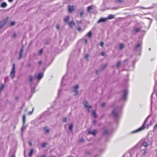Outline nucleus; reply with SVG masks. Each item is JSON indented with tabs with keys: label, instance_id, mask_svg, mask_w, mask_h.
Returning a JSON list of instances; mask_svg holds the SVG:
<instances>
[{
	"label": "nucleus",
	"instance_id": "9",
	"mask_svg": "<svg viewBox=\"0 0 157 157\" xmlns=\"http://www.w3.org/2000/svg\"><path fill=\"white\" fill-rule=\"evenodd\" d=\"M79 87L78 85H77L74 86L73 87V91L75 92L74 95L76 96L78 94V92L77 89Z\"/></svg>",
	"mask_w": 157,
	"mask_h": 157
},
{
	"label": "nucleus",
	"instance_id": "27",
	"mask_svg": "<svg viewBox=\"0 0 157 157\" xmlns=\"http://www.w3.org/2000/svg\"><path fill=\"white\" fill-rule=\"evenodd\" d=\"M73 128V124H71L69 127V130L70 131H71L72 130V129Z\"/></svg>",
	"mask_w": 157,
	"mask_h": 157
},
{
	"label": "nucleus",
	"instance_id": "64",
	"mask_svg": "<svg viewBox=\"0 0 157 157\" xmlns=\"http://www.w3.org/2000/svg\"><path fill=\"white\" fill-rule=\"evenodd\" d=\"M40 157H46V156L45 155H41Z\"/></svg>",
	"mask_w": 157,
	"mask_h": 157
},
{
	"label": "nucleus",
	"instance_id": "50",
	"mask_svg": "<svg viewBox=\"0 0 157 157\" xmlns=\"http://www.w3.org/2000/svg\"><path fill=\"white\" fill-rule=\"evenodd\" d=\"M105 105V103H103L101 104V106L102 107H104Z\"/></svg>",
	"mask_w": 157,
	"mask_h": 157
},
{
	"label": "nucleus",
	"instance_id": "47",
	"mask_svg": "<svg viewBox=\"0 0 157 157\" xmlns=\"http://www.w3.org/2000/svg\"><path fill=\"white\" fill-rule=\"evenodd\" d=\"M105 54V53L104 52H102L101 53V55L102 56H104Z\"/></svg>",
	"mask_w": 157,
	"mask_h": 157
},
{
	"label": "nucleus",
	"instance_id": "21",
	"mask_svg": "<svg viewBox=\"0 0 157 157\" xmlns=\"http://www.w3.org/2000/svg\"><path fill=\"white\" fill-rule=\"evenodd\" d=\"M93 9V6H89L87 8V11L88 12H90V10H92Z\"/></svg>",
	"mask_w": 157,
	"mask_h": 157
},
{
	"label": "nucleus",
	"instance_id": "60",
	"mask_svg": "<svg viewBox=\"0 0 157 157\" xmlns=\"http://www.w3.org/2000/svg\"><path fill=\"white\" fill-rule=\"evenodd\" d=\"M62 90L59 89L58 91V94H59L61 92V91Z\"/></svg>",
	"mask_w": 157,
	"mask_h": 157
},
{
	"label": "nucleus",
	"instance_id": "3",
	"mask_svg": "<svg viewBox=\"0 0 157 157\" xmlns=\"http://www.w3.org/2000/svg\"><path fill=\"white\" fill-rule=\"evenodd\" d=\"M128 93V91L127 90H124L122 91V94L121 96V98L123 100H125L127 97Z\"/></svg>",
	"mask_w": 157,
	"mask_h": 157
},
{
	"label": "nucleus",
	"instance_id": "5",
	"mask_svg": "<svg viewBox=\"0 0 157 157\" xmlns=\"http://www.w3.org/2000/svg\"><path fill=\"white\" fill-rule=\"evenodd\" d=\"M141 49V45L139 43H138L136 45L135 47L134 48V50L135 52H140Z\"/></svg>",
	"mask_w": 157,
	"mask_h": 157
},
{
	"label": "nucleus",
	"instance_id": "38",
	"mask_svg": "<svg viewBox=\"0 0 157 157\" xmlns=\"http://www.w3.org/2000/svg\"><path fill=\"white\" fill-rule=\"evenodd\" d=\"M43 49H40L38 52L39 54L40 55H41L42 54V53H43Z\"/></svg>",
	"mask_w": 157,
	"mask_h": 157
},
{
	"label": "nucleus",
	"instance_id": "24",
	"mask_svg": "<svg viewBox=\"0 0 157 157\" xmlns=\"http://www.w3.org/2000/svg\"><path fill=\"white\" fill-rule=\"evenodd\" d=\"M128 61V59H126L124 60L123 63L122 64V65L123 66H124L125 65H126V64H127Z\"/></svg>",
	"mask_w": 157,
	"mask_h": 157
},
{
	"label": "nucleus",
	"instance_id": "37",
	"mask_svg": "<svg viewBox=\"0 0 157 157\" xmlns=\"http://www.w3.org/2000/svg\"><path fill=\"white\" fill-rule=\"evenodd\" d=\"M31 92L32 93H34L35 92V87H31Z\"/></svg>",
	"mask_w": 157,
	"mask_h": 157
},
{
	"label": "nucleus",
	"instance_id": "8",
	"mask_svg": "<svg viewBox=\"0 0 157 157\" xmlns=\"http://www.w3.org/2000/svg\"><path fill=\"white\" fill-rule=\"evenodd\" d=\"M83 104L85 107L87 108V110L88 112L90 111V109L92 107L91 105H88V103L87 101L86 100L84 101Z\"/></svg>",
	"mask_w": 157,
	"mask_h": 157
},
{
	"label": "nucleus",
	"instance_id": "12",
	"mask_svg": "<svg viewBox=\"0 0 157 157\" xmlns=\"http://www.w3.org/2000/svg\"><path fill=\"white\" fill-rule=\"evenodd\" d=\"M74 6H69L68 7V11L71 12L74 10Z\"/></svg>",
	"mask_w": 157,
	"mask_h": 157
},
{
	"label": "nucleus",
	"instance_id": "14",
	"mask_svg": "<svg viewBox=\"0 0 157 157\" xmlns=\"http://www.w3.org/2000/svg\"><path fill=\"white\" fill-rule=\"evenodd\" d=\"M70 19V17L68 16H67L64 19V22H66L67 23H69V21Z\"/></svg>",
	"mask_w": 157,
	"mask_h": 157
},
{
	"label": "nucleus",
	"instance_id": "29",
	"mask_svg": "<svg viewBox=\"0 0 157 157\" xmlns=\"http://www.w3.org/2000/svg\"><path fill=\"white\" fill-rule=\"evenodd\" d=\"M66 77V75H65L63 78L62 80L61 81V86H63L64 85L63 84V81L65 78V77Z\"/></svg>",
	"mask_w": 157,
	"mask_h": 157
},
{
	"label": "nucleus",
	"instance_id": "16",
	"mask_svg": "<svg viewBox=\"0 0 157 157\" xmlns=\"http://www.w3.org/2000/svg\"><path fill=\"white\" fill-rule=\"evenodd\" d=\"M67 24L69 25V26L71 27H72L73 26L75 25V23L73 21H71L70 22H69Z\"/></svg>",
	"mask_w": 157,
	"mask_h": 157
},
{
	"label": "nucleus",
	"instance_id": "62",
	"mask_svg": "<svg viewBox=\"0 0 157 157\" xmlns=\"http://www.w3.org/2000/svg\"><path fill=\"white\" fill-rule=\"evenodd\" d=\"M15 99L16 100H18V99H19V98L18 97H16L15 98Z\"/></svg>",
	"mask_w": 157,
	"mask_h": 157
},
{
	"label": "nucleus",
	"instance_id": "17",
	"mask_svg": "<svg viewBox=\"0 0 157 157\" xmlns=\"http://www.w3.org/2000/svg\"><path fill=\"white\" fill-rule=\"evenodd\" d=\"M92 33L91 31L89 32L86 34V36H88L89 38H91L92 36Z\"/></svg>",
	"mask_w": 157,
	"mask_h": 157
},
{
	"label": "nucleus",
	"instance_id": "55",
	"mask_svg": "<svg viewBox=\"0 0 157 157\" xmlns=\"http://www.w3.org/2000/svg\"><path fill=\"white\" fill-rule=\"evenodd\" d=\"M123 0H117V1L120 2H122Z\"/></svg>",
	"mask_w": 157,
	"mask_h": 157
},
{
	"label": "nucleus",
	"instance_id": "10",
	"mask_svg": "<svg viewBox=\"0 0 157 157\" xmlns=\"http://www.w3.org/2000/svg\"><path fill=\"white\" fill-rule=\"evenodd\" d=\"M24 48L23 46L22 47L21 49L20 52H19V55L18 57V59H21L23 57L22 53L23 51Z\"/></svg>",
	"mask_w": 157,
	"mask_h": 157
},
{
	"label": "nucleus",
	"instance_id": "2",
	"mask_svg": "<svg viewBox=\"0 0 157 157\" xmlns=\"http://www.w3.org/2000/svg\"><path fill=\"white\" fill-rule=\"evenodd\" d=\"M120 111V109L118 107L115 108L113 110L111 115L115 120H117L119 118Z\"/></svg>",
	"mask_w": 157,
	"mask_h": 157
},
{
	"label": "nucleus",
	"instance_id": "46",
	"mask_svg": "<svg viewBox=\"0 0 157 157\" xmlns=\"http://www.w3.org/2000/svg\"><path fill=\"white\" fill-rule=\"evenodd\" d=\"M63 122H66L67 121V118L66 117L63 118Z\"/></svg>",
	"mask_w": 157,
	"mask_h": 157
},
{
	"label": "nucleus",
	"instance_id": "44",
	"mask_svg": "<svg viewBox=\"0 0 157 157\" xmlns=\"http://www.w3.org/2000/svg\"><path fill=\"white\" fill-rule=\"evenodd\" d=\"M15 24V22H14V21H12L10 23V26H13V25Z\"/></svg>",
	"mask_w": 157,
	"mask_h": 157
},
{
	"label": "nucleus",
	"instance_id": "39",
	"mask_svg": "<svg viewBox=\"0 0 157 157\" xmlns=\"http://www.w3.org/2000/svg\"><path fill=\"white\" fill-rule=\"evenodd\" d=\"M121 64V62L120 61H119L117 62V68L119 67Z\"/></svg>",
	"mask_w": 157,
	"mask_h": 157
},
{
	"label": "nucleus",
	"instance_id": "40",
	"mask_svg": "<svg viewBox=\"0 0 157 157\" xmlns=\"http://www.w3.org/2000/svg\"><path fill=\"white\" fill-rule=\"evenodd\" d=\"M89 55L88 54H86L85 56V59L86 60H87L88 59V58H89Z\"/></svg>",
	"mask_w": 157,
	"mask_h": 157
},
{
	"label": "nucleus",
	"instance_id": "34",
	"mask_svg": "<svg viewBox=\"0 0 157 157\" xmlns=\"http://www.w3.org/2000/svg\"><path fill=\"white\" fill-rule=\"evenodd\" d=\"M114 17V16L112 15H109L108 17L107 18V19H111L113 18Z\"/></svg>",
	"mask_w": 157,
	"mask_h": 157
},
{
	"label": "nucleus",
	"instance_id": "63",
	"mask_svg": "<svg viewBox=\"0 0 157 157\" xmlns=\"http://www.w3.org/2000/svg\"><path fill=\"white\" fill-rule=\"evenodd\" d=\"M8 1L9 2H11L13 1V0H8Z\"/></svg>",
	"mask_w": 157,
	"mask_h": 157
},
{
	"label": "nucleus",
	"instance_id": "1",
	"mask_svg": "<svg viewBox=\"0 0 157 157\" xmlns=\"http://www.w3.org/2000/svg\"><path fill=\"white\" fill-rule=\"evenodd\" d=\"M148 117H149V116H148L147 118L146 119V120L144 121L142 125L138 129L132 132V133H133L139 132H140V131L144 130L146 128H148V127H149V124H147V120L148 119Z\"/></svg>",
	"mask_w": 157,
	"mask_h": 157
},
{
	"label": "nucleus",
	"instance_id": "4",
	"mask_svg": "<svg viewBox=\"0 0 157 157\" xmlns=\"http://www.w3.org/2000/svg\"><path fill=\"white\" fill-rule=\"evenodd\" d=\"M15 66L14 63H13L12 70L10 73V75L12 78H13L15 77Z\"/></svg>",
	"mask_w": 157,
	"mask_h": 157
},
{
	"label": "nucleus",
	"instance_id": "7",
	"mask_svg": "<svg viewBox=\"0 0 157 157\" xmlns=\"http://www.w3.org/2000/svg\"><path fill=\"white\" fill-rule=\"evenodd\" d=\"M43 76V73L40 72L38 75L35 74L34 75V78H36L37 80H40L41 79Z\"/></svg>",
	"mask_w": 157,
	"mask_h": 157
},
{
	"label": "nucleus",
	"instance_id": "31",
	"mask_svg": "<svg viewBox=\"0 0 157 157\" xmlns=\"http://www.w3.org/2000/svg\"><path fill=\"white\" fill-rule=\"evenodd\" d=\"M124 47V45L123 44H121L119 45V48L120 50L122 49Z\"/></svg>",
	"mask_w": 157,
	"mask_h": 157
},
{
	"label": "nucleus",
	"instance_id": "26",
	"mask_svg": "<svg viewBox=\"0 0 157 157\" xmlns=\"http://www.w3.org/2000/svg\"><path fill=\"white\" fill-rule=\"evenodd\" d=\"M34 151V150L33 149H31L30 150V151L29 154V156H31L32 155Z\"/></svg>",
	"mask_w": 157,
	"mask_h": 157
},
{
	"label": "nucleus",
	"instance_id": "33",
	"mask_svg": "<svg viewBox=\"0 0 157 157\" xmlns=\"http://www.w3.org/2000/svg\"><path fill=\"white\" fill-rule=\"evenodd\" d=\"M33 79V76L32 75H30L29 77V82H32Z\"/></svg>",
	"mask_w": 157,
	"mask_h": 157
},
{
	"label": "nucleus",
	"instance_id": "13",
	"mask_svg": "<svg viewBox=\"0 0 157 157\" xmlns=\"http://www.w3.org/2000/svg\"><path fill=\"white\" fill-rule=\"evenodd\" d=\"M97 132V131L96 130H94L92 131H89L88 133L89 134H92L94 136H95Z\"/></svg>",
	"mask_w": 157,
	"mask_h": 157
},
{
	"label": "nucleus",
	"instance_id": "30",
	"mask_svg": "<svg viewBox=\"0 0 157 157\" xmlns=\"http://www.w3.org/2000/svg\"><path fill=\"white\" fill-rule=\"evenodd\" d=\"M157 131V123L154 126L153 128V132H155Z\"/></svg>",
	"mask_w": 157,
	"mask_h": 157
},
{
	"label": "nucleus",
	"instance_id": "15",
	"mask_svg": "<svg viewBox=\"0 0 157 157\" xmlns=\"http://www.w3.org/2000/svg\"><path fill=\"white\" fill-rule=\"evenodd\" d=\"M7 6V3L5 2H2L0 5L1 7L2 8H5Z\"/></svg>",
	"mask_w": 157,
	"mask_h": 157
},
{
	"label": "nucleus",
	"instance_id": "35",
	"mask_svg": "<svg viewBox=\"0 0 157 157\" xmlns=\"http://www.w3.org/2000/svg\"><path fill=\"white\" fill-rule=\"evenodd\" d=\"M143 145L144 147H146L148 146V144L147 142H144L143 143Z\"/></svg>",
	"mask_w": 157,
	"mask_h": 157
},
{
	"label": "nucleus",
	"instance_id": "58",
	"mask_svg": "<svg viewBox=\"0 0 157 157\" xmlns=\"http://www.w3.org/2000/svg\"><path fill=\"white\" fill-rule=\"evenodd\" d=\"M97 122V121L96 120H94L93 121V123L94 124H95Z\"/></svg>",
	"mask_w": 157,
	"mask_h": 157
},
{
	"label": "nucleus",
	"instance_id": "22",
	"mask_svg": "<svg viewBox=\"0 0 157 157\" xmlns=\"http://www.w3.org/2000/svg\"><path fill=\"white\" fill-rule=\"evenodd\" d=\"M5 24V22L4 21H1L0 22V29L4 26Z\"/></svg>",
	"mask_w": 157,
	"mask_h": 157
},
{
	"label": "nucleus",
	"instance_id": "52",
	"mask_svg": "<svg viewBox=\"0 0 157 157\" xmlns=\"http://www.w3.org/2000/svg\"><path fill=\"white\" fill-rule=\"evenodd\" d=\"M147 153V151L146 150H144V152L143 153V155H145Z\"/></svg>",
	"mask_w": 157,
	"mask_h": 157
},
{
	"label": "nucleus",
	"instance_id": "54",
	"mask_svg": "<svg viewBox=\"0 0 157 157\" xmlns=\"http://www.w3.org/2000/svg\"><path fill=\"white\" fill-rule=\"evenodd\" d=\"M16 36V33H13V37L14 38H15Z\"/></svg>",
	"mask_w": 157,
	"mask_h": 157
},
{
	"label": "nucleus",
	"instance_id": "57",
	"mask_svg": "<svg viewBox=\"0 0 157 157\" xmlns=\"http://www.w3.org/2000/svg\"><path fill=\"white\" fill-rule=\"evenodd\" d=\"M128 155V154H126L124 155L123 157H127V155Z\"/></svg>",
	"mask_w": 157,
	"mask_h": 157
},
{
	"label": "nucleus",
	"instance_id": "61",
	"mask_svg": "<svg viewBox=\"0 0 157 157\" xmlns=\"http://www.w3.org/2000/svg\"><path fill=\"white\" fill-rule=\"evenodd\" d=\"M29 144L31 146H32V143L31 142L29 141Z\"/></svg>",
	"mask_w": 157,
	"mask_h": 157
},
{
	"label": "nucleus",
	"instance_id": "36",
	"mask_svg": "<svg viewBox=\"0 0 157 157\" xmlns=\"http://www.w3.org/2000/svg\"><path fill=\"white\" fill-rule=\"evenodd\" d=\"M4 86H5V85L4 84H3L1 85V86L0 88V93L2 91V89H3Z\"/></svg>",
	"mask_w": 157,
	"mask_h": 157
},
{
	"label": "nucleus",
	"instance_id": "59",
	"mask_svg": "<svg viewBox=\"0 0 157 157\" xmlns=\"http://www.w3.org/2000/svg\"><path fill=\"white\" fill-rule=\"evenodd\" d=\"M77 22L78 23H81L82 22V21H77Z\"/></svg>",
	"mask_w": 157,
	"mask_h": 157
},
{
	"label": "nucleus",
	"instance_id": "56",
	"mask_svg": "<svg viewBox=\"0 0 157 157\" xmlns=\"http://www.w3.org/2000/svg\"><path fill=\"white\" fill-rule=\"evenodd\" d=\"M87 41H88V40H87V39H85V40H84V42H85V43L86 44L87 43Z\"/></svg>",
	"mask_w": 157,
	"mask_h": 157
},
{
	"label": "nucleus",
	"instance_id": "6",
	"mask_svg": "<svg viewBox=\"0 0 157 157\" xmlns=\"http://www.w3.org/2000/svg\"><path fill=\"white\" fill-rule=\"evenodd\" d=\"M102 130L103 131L102 132L103 136H107L109 135V131L108 129L106 128L105 127H104L102 128Z\"/></svg>",
	"mask_w": 157,
	"mask_h": 157
},
{
	"label": "nucleus",
	"instance_id": "49",
	"mask_svg": "<svg viewBox=\"0 0 157 157\" xmlns=\"http://www.w3.org/2000/svg\"><path fill=\"white\" fill-rule=\"evenodd\" d=\"M100 70H97L96 71V73L97 74H98V73L100 72Z\"/></svg>",
	"mask_w": 157,
	"mask_h": 157
},
{
	"label": "nucleus",
	"instance_id": "45",
	"mask_svg": "<svg viewBox=\"0 0 157 157\" xmlns=\"http://www.w3.org/2000/svg\"><path fill=\"white\" fill-rule=\"evenodd\" d=\"M101 46L103 47L104 46V43L103 42H101L100 44Z\"/></svg>",
	"mask_w": 157,
	"mask_h": 157
},
{
	"label": "nucleus",
	"instance_id": "48",
	"mask_svg": "<svg viewBox=\"0 0 157 157\" xmlns=\"http://www.w3.org/2000/svg\"><path fill=\"white\" fill-rule=\"evenodd\" d=\"M100 70H97L96 71V73L97 74H98V73L100 72Z\"/></svg>",
	"mask_w": 157,
	"mask_h": 157
},
{
	"label": "nucleus",
	"instance_id": "51",
	"mask_svg": "<svg viewBox=\"0 0 157 157\" xmlns=\"http://www.w3.org/2000/svg\"><path fill=\"white\" fill-rule=\"evenodd\" d=\"M59 27H60V26H59V25H56V28L57 29H59Z\"/></svg>",
	"mask_w": 157,
	"mask_h": 157
},
{
	"label": "nucleus",
	"instance_id": "19",
	"mask_svg": "<svg viewBox=\"0 0 157 157\" xmlns=\"http://www.w3.org/2000/svg\"><path fill=\"white\" fill-rule=\"evenodd\" d=\"M92 116L93 117H94V118H96L97 117V115L96 113V112L95 111L93 110L92 112Z\"/></svg>",
	"mask_w": 157,
	"mask_h": 157
},
{
	"label": "nucleus",
	"instance_id": "41",
	"mask_svg": "<svg viewBox=\"0 0 157 157\" xmlns=\"http://www.w3.org/2000/svg\"><path fill=\"white\" fill-rule=\"evenodd\" d=\"M84 141V140L83 138H81V139H80L79 142L80 143H82Z\"/></svg>",
	"mask_w": 157,
	"mask_h": 157
},
{
	"label": "nucleus",
	"instance_id": "53",
	"mask_svg": "<svg viewBox=\"0 0 157 157\" xmlns=\"http://www.w3.org/2000/svg\"><path fill=\"white\" fill-rule=\"evenodd\" d=\"M33 111H29L28 113V114L29 115L32 114L33 113Z\"/></svg>",
	"mask_w": 157,
	"mask_h": 157
},
{
	"label": "nucleus",
	"instance_id": "32",
	"mask_svg": "<svg viewBox=\"0 0 157 157\" xmlns=\"http://www.w3.org/2000/svg\"><path fill=\"white\" fill-rule=\"evenodd\" d=\"M47 145V143H46L45 142H44L41 145V146L43 148H44Z\"/></svg>",
	"mask_w": 157,
	"mask_h": 157
},
{
	"label": "nucleus",
	"instance_id": "11",
	"mask_svg": "<svg viewBox=\"0 0 157 157\" xmlns=\"http://www.w3.org/2000/svg\"><path fill=\"white\" fill-rule=\"evenodd\" d=\"M107 20L106 18H101L98 21V23H100L106 21Z\"/></svg>",
	"mask_w": 157,
	"mask_h": 157
},
{
	"label": "nucleus",
	"instance_id": "28",
	"mask_svg": "<svg viewBox=\"0 0 157 157\" xmlns=\"http://www.w3.org/2000/svg\"><path fill=\"white\" fill-rule=\"evenodd\" d=\"M80 16L82 18L84 17V12L83 11H82L80 13Z\"/></svg>",
	"mask_w": 157,
	"mask_h": 157
},
{
	"label": "nucleus",
	"instance_id": "43",
	"mask_svg": "<svg viewBox=\"0 0 157 157\" xmlns=\"http://www.w3.org/2000/svg\"><path fill=\"white\" fill-rule=\"evenodd\" d=\"M25 128V124H23V126L21 128V131L22 132L24 131Z\"/></svg>",
	"mask_w": 157,
	"mask_h": 157
},
{
	"label": "nucleus",
	"instance_id": "42",
	"mask_svg": "<svg viewBox=\"0 0 157 157\" xmlns=\"http://www.w3.org/2000/svg\"><path fill=\"white\" fill-rule=\"evenodd\" d=\"M140 31V28H137L135 29V31L136 32H139Z\"/></svg>",
	"mask_w": 157,
	"mask_h": 157
},
{
	"label": "nucleus",
	"instance_id": "23",
	"mask_svg": "<svg viewBox=\"0 0 157 157\" xmlns=\"http://www.w3.org/2000/svg\"><path fill=\"white\" fill-rule=\"evenodd\" d=\"M107 64H105L102 66H101L100 67L101 70H103L105 69L107 66Z\"/></svg>",
	"mask_w": 157,
	"mask_h": 157
},
{
	"label": "nucleus",
	"instance_id": "20",
	"mask_svg": "<svg viewBox=\"0 0 157 157\" xmlns=\"http://www.w3.org/2000/svg\"><path fill=\"white\" fill-rule=\"evenodd\" d=\"M134 149H131L129 151V153H128V155L130 156V157H132V154L134 152Z\"/></svg>",
	"mask_w": 157,
	"mask_h": 157
},
{
	"label": "nucleus",
	"instance_id": "18",
	"mask_svg": "<svg viewBox=\"0 0 157 157\" xmlns=\"http://www.w3.org/2000/svg\"><path fill=\"white\" fill-rule=\"evenodd\" d=\"M44 130L46 133H48L49 132V129L47 127H45L44 128Z\"/></svg>",
	"mask_w": 157,
	"mask_h": 157
},
{
	"label": "nucleus",
	"instance_id": "25",
	"mask_svg": "<svg viewBox=\"0 0 157 157\" xmlns=\"http://www.w3.org/2000/svg\"><path fill=\"white\" fill-rule=\"evenodd\" d=\"M26 120V116L25 114L23 115V124H25Z\"/></svg>",
	"mask_w": 157,
	"mask_h": 157
}]
</instances>
